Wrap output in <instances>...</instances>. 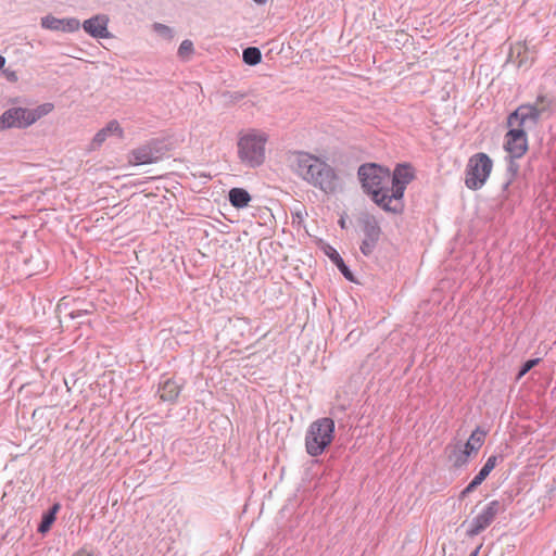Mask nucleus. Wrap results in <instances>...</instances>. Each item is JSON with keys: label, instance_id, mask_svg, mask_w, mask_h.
I'll list each match as a JSON object with an SVG mask.
<instances>
[{"label": "nucleus", "instance_id": "nucleus-1", "mask_svg": "<svg viewBox=\"0 0 556 556\" xmlns=\"http://www.w3.org/2000/svg\"><path fill=\"white\" fill-rule=\"evenodd\" d=\"M294 169L303 180L327 194L334 193L339 188L340 178L337 170L316 155L303 151L295 152Z\"/></svg>", "mask_w": 556, "mask_h": 556}, {"label": "nucleus", "instance_id": "nucleus-2", "mask_svg": "<svg viewBox=\"0 0 556 556\" xmlns=\"http://www.w3.org/2000/svg\"><path fill=\"white\" fill-rule=\"evenodd\" d=\"M357 175L364 192L386 212V206L391 204L390 169L376 163H366L358 167Z\"/></svg>", "mask_w": 556, "mask_h": 556}, {"label": "nucleus", "instance_id": "nucleus-3", "mask_svg": "<svg viewBox=\"0 0 556 556\" xmlns=\"http://www.w3.org/2000/svg\"><path fill=\"white\" fill-rule=\"evenodd\" d=\"M267 141V134L260 129L250 128L239 132L237 154L240 163L249 168L262 166L266 159Z\"/></svg>", "mask_w": 556, "mask_h": 556}, {"label": "nucleus", "instance_id": "nucleus-4", "mask_svg": "<svg viewBox=\"0 0 556 556\" xmlns=\"http://www.w3.org/2000/svg\"><path fill=\"white\" fill-rule=\"evenodd\" d=\"M336 425L332 418L323 417L313 421L305 433V450L312 457L320 456L332 443Z\"/></svg>", "mask_w": 556, "mask_h": 556}, {"label": "nucleus", "instance_id": "nucleus-5", "mask_svg": "<svg viewBox=\"0 0 556 556\" xmlns=\"http://www.w3.org/2000/svg\"><path fill=\"white\" fill-rule=\"evenodd\" d=\"M414 169L409 164H397L391 174L390 187V206H386V212L402 214L404 211V192L407 185L414 179Z\"/></svg>", "mask_w": 556, "mask_h": 556}, {"label": "nucleus", "instance_id": "nucleus-6", "mask_svg": "<svg viewBox=\"0 0 556 556\" xmlns=\"http://www.w3.org/2000/svg\"><path fill=\"white\" fill-rule=\"evenodd\" d=\"M553 98L547 94H539L533 104H521L508 115V126H533L539 123L540 117L549 111Z\"/></svg>", "mask_w": 556, "mask_h": 556}, {"label": "nucleus", "instance_id": "nucleus-7", "mask_svg": "<svg viewBox=\"0 0 556 556\" xmlns=\"http://www.w3.org/2000/svg\"><path fill=\"white\" fill-rule=\"evenodd\" d=\"M493 168L492 159L484 152L471 155L466 166L465 185L470 190L481 189L490 177Z\"/></svg>", "mask_w": 556, "mask_h": 556}, {"label": "nucleus", "instance_id": "nucleus-8", "mask_svg": "<svg viewBox=\"0 0 556 556\" xmlns=\"http://www.w3.org/2000/svg\"><path fill=\"white\" fill-rule=\"evenodd\" d=\"M506 506L503 501L492 500L475 516L471 520H466L463 526L467 525L466 535L473 538L486 530L495 520L496 516L503 514Z\"/></svg>", "mask_w": 556, "mask_h": 556}, {"label": "nucleus", "instance_id": "nucleus-9", "mask_svg": "<svg viewBox=\"0 0 556 556\" xmlns=\"http://www.w3.org/2000/svg\"><path fill=\"white\" fill-rule=\"evenodd\" d=\"M511 128L505 135L504 149L513 159H520L528 150V138L526 129L533 126H510Z\"/></svg>", "mask_w": 556, "mask_h": 556}, {"label": "nucleus", "instance_id": "nucleus-10", "mask_svg": "<svg viewBox=\"0 0 556 556\" xmlns=\"http://www.w3.org/2000/svg\"><path fill=\"white\" fill-rule=\"evenodd\" d=\"M362 231L364 238L362 240L359 250L363 255L369 257L372 255L381 237V228L379 223L374 216H365L361 219Z\"/></svg>", "mask_w": 556, "mask_h": 556}, {"label": "nucleus", "instance_id": "nucleus-11", "mask_svg": "<svg viewBox=\"0 0 556 556\" xmlns=\"http://www.w3.org/2000/svg\"><path fill=\"white\" fill-rule=\"evenodd\" d=\"M131 154L135 164L146 165L160 161L164 155V150L161 142L157 140H151L135 149Z\"/></svg>", "mask_w": 556, "mask_h": 556}, {"label": "nucleus", "instance_id": "nucleus-12", "mask_svg": "<svg viewBox=\"0 0 556 556\" xmlns=\"http://www.w3.org/2000/svg\"><path fill=\"white\" fill-rule=\"evenodd\" d=\"M30 126L29 113L26 108H11L0 116V130L10 128H27Z\"/></svg>", "mask_w": 556, "mask_h": 556}, {"label": "nucleus", "instance_id": "nucleus-13", "mask_svg": "<svg viewBox=\"0 0 556 556\" xmlns=\"http://www.w3.org/2000/svg\"><path fill=\"white\" fill-rule=\"evenodd\" d=\"M109 18L104 14L94 15L83 23L84 30L93 38H110Z\"/></svg>", "mask_w": 556, "mask_h": 556}, {"label": "nucleus", "instance_id": "nucleus-14", "mask_svg": "<svg viewBox=\"0 0 556 556\" xmlns=\"http://www.w3.org/2000/svg\"><path fill=\"white\" fill-rule=\"evenodd\" d=\"M324 252L329 257V260L338 267L339 271L344 276L345 279H348L349 281H354L353 273L351 271L350 267L344 263V260L333 247L327 244L324 248Z\"/></svg>", "mask_w": 556, "mask_h": 556}, {"label": "nucleus", "instance_id": "nucleus-15", "mask_svg": "<svg viewBox=\"0 0 556 556\" xmlns=\"http://www.w3.org/2000/svg\"><path fill=\"white\" fill-rule=\"evenodd\" d=\"M486 433L488 432L481 427H477L472 431L464 446L463 453L466 457L470 456L472 453H476L481 448V446L484 443Z\"/></svg>", "mask_w": 556, "mask_h": 556}, {"label": "nucleus", "instance_id": "nucleus-16", "mask_svg": "<svg viewBox=\"0 0 556 556\" xmlns=\"http://www.w3.org/2000/svg\"><path fill=\"white\" fill-rule=\"evenodd\" d=\"M517 159H513L511 155L506 156L507 167L505 177L506 180L502 186V195L504 199H508L509 197V187L513 184V181L516 179L518 173H519V164L516 162Z\"/></svg>", "mask_w": 556, "mask_h": 556}, {"label": "nucleus", "instance_id": "nucleus-17", "mask_svg": "<svg viewBox=\"0 0 556 556\" xmlns=\"http://www.w3.org/2000/svg\"><path fill=\"white\" fill-rule=\"evenodd\" d=\"M116 135L117 137H123V129L119 126V123L115 119L108 123V125L100 129L93 137V144L101 146L109 136Z\"/></svg>", "mask_w": 556, "mask_h": 556}, {"label": "nucleus", "instance_id": "nucleus-18", "mask_svg": "<svg viewBox=\"0 0 556 556\" xmlns=\"http://www.w3.org/2000/svg\"><path fill=\"white\" fill-rule=\"evenodd\" d=\"M229 203L236 208H243L251 201L250 193L243 188H232L228 192Z\"/></svg>", "mask_w": 556, "mask_h": 556}, {"label": "nucleus", "instance_id": "nucleus-19", "mask_svg": "<svg viewBox=\"0 0 556 556\" xmlns=\"http://www.w3.org/2000/svg\"><path fill=\"white\" fill-rule=\"evenodd\" d=\"M161 400L165 402H174L179 393L180 387L176 381L167 379L159 389Z\"/></svg>", "mask_w": 556, "mask_h": 556}, {"label": "nucleus", "instance_id": "nucleus-20", "mask_svg": "<svg viewBox=\"0 0 556 556\" xmlns=\"http://www.w3.org/2000/svg\"><path fill=\"white\" fill-rule=\"evenodd\" d=\"M54 109L52 103H42L35 109H28L30 125L35 124L38 119L51 113Z\"/></svg>", "mask_w": 556, "mask_h": 556}, {"label": "nucleus", "instance_id": "nucleus-21", "mask_svg": "<svg viewBox=\"0 0 556 556\" xmlns=\"http://www.w3.org/2000/svg\"><path fill=\"white\" fill-rule=\"evenodd\" d=\"M242 60L245 64L254 66L262 61L261 50L256 47H248L242 52Z\"/></svg>", "mask_w": 556, "mask_h": 556}, {"label": "nucleus", "instance_id": "nucleus-22", "mask_svg": "<svg viewBox=\"0 0 556 556\" xmlns=\"http://www.w3.org/2000/svg\"><path fill=\"white\" fill-rule=\"evenodd\" d=\"M486 478L481 476L480 472H478L473 479L468 483V485L459 493V500H464L466 496H468L471 492H473Z\"/></svg>", "mask_w": 556, "mask_h": 556}, {"label": "nucleus", "instance_id": "nucleus-23", "mask_svg": "<svg viewBox=\"0 0 556 556\" xmlns=\"http://www.w3.org/2000/svg\"><path fill=\"white\" fill-rule=\"evenodd\" d=\"M41 26L49 30L61 31L62 18L54 17L52 15H47L41 18Z\"/></svg>", "mask_w": 556, "mask_h": 556}, {"label": "nucleus", "instance_id": "nucleus-24", "mask_svg": "<svg viewBox=\"0 0 556 556\" xmlns=\"http://www.w3.org/2000/svg\"><path fill=\"white\" fill-rule=\"evenodd\" d=\"M498 460H503V456L491 455L479 471L481 476L488 478L491 471L496 467Z\"/></svg>", "mask_w": 556, "mask_h": 556}, {"label": "nucleus", "instance_id": "nucleus-25", "mask_svg": "<svg viewBox=\"0 0 556 556\" xmlns=\"http://www.w3.org/2000/svg\"><path fill=\"white\" fill-rule=\"evenodd\" d=\"M193 51H194L193 42L189 39H185L180 43L177 54L181 60H188L190 58V55L193 53Z\"/></svg>", "mask_w": 556, "mask_h": 556}, {"label": "nucleus", "instance_id": "nucleus-26", "mask_svg": "<svg viewBox=\"0 0 556 556\" xmlns=\"http://www.w3.org/2000/svg\"><path fill=\"white\" fill-rule=\"evenodd\" d=\"M54 521H55V517H53V513H45L42 515V518L38 526L37 531L42 534L48 532Z\"/></svg>", "mask_w": 556, "mask_h": 556}, {"label": "nucleus", "instance_id": "nucleus-27", "mask_svg": "<svg viewBox=\"0 0 556 556\" xmlns=\"http://www.w3.org/2000/svg\"><path fill=\"white\" fill-rule=\"evenodd\" d=\"M62 26L61 31L74 33L79 29L80 22L75 17L62 18Z\"/></svg>", "mask_w": 556, "mask_h": 556}, {"label": "nucleus", "instance_id": "nucleus-28", "mask_svg": "<svg viewBox=\"0 0 556 556\" xmlns=\"http://www.w3.org/2000/svg\"><path fill=\"white\" fill-rule=\"evenodd\" d=\"M222 97L227 103H237L245 97V93L240 91H225L222 93Z\"/></svg>", "mask_w": 556, "mask_h": 556}, {"label": "nucleus", "instance_id": "nucleus-29", "mask_svg": "<svg viewBox=\"0 0 556 556\" xmlns=\"http://www.w3.org/2000/svg\"><path fill=\"white\" fill-rule=\"evenodd\" d=\"M94 312V305L92 303H89L87 305V307L85 308H76V309H73L71 313H70V316L71 318L75 319V318H79V317H83L85 315H89V314H92Z\"/></svg>", "mask_w": 556, "mask_h": 556}, {"label": "nucleus", "instance_id": "nucleus-30", "mask_svg": "<svg viewBox=\"0 0 556 556\" xmlns=\"http://www.w3.org/2000/svg\"><path fill=\"white\" fill-rule=\"evenodd\" d=\"M540 362V358H532V359H528L526 361L520 369H519V372H518V376L517 378H521L523 377L527 372H529L535 365H538Z\"/></svg>", "mask_w": 556, "mask_h": 556}, {"label": "nucleus", "instance_id": "nucleus-31", "mask_svg": "<svg viewBox=\"0 0 556 556\" xmlns=\"http://www.w3.org/2000/svg\"><path fill=\"white\" fill-rule=\"evenodd\" d=\"M154 30L161 35H169L170 28L164 24L155 23L154 24Z\"/></svg>", "mask_w": 556, "mask_h": 556}, {"label": "nucleus", "instance_id": "nucleus-32", "mask_svg": "<svg viewBox=\"0 0 556 556\" xmlns=\"http://www.w3.org/2000/svg\"><path fill=\"white\" fill-rule=\"evenodd\" d=\"M3 73H4V75H5V77H7V79L9 81H12V83L17 81L18 77H17V74L14 71H10V70L7 68V70L3 71Z\"/></svg>", "mask_w": 556, "mask_h": 556}, {"label": "nucleus", "instance_id": "nucleus-33", "mask_svg": "<svg viewBox=\"0 0 556 556\" xmlns=\"http://www.w3.org/2000/svg\"><path fill=\"white\" fill-rule=\"evenodd\" d=\"M73 556H94V554L92 551H89L87 548H80L77 552H75Z\"/></svg>", "mask_w": 556, "mask_h": 556}, {"label": "nucleus", "instance_id": "nucleus-34", "mask_svg": "<svg viewBox=\"0 0 556 556\" xmlns=\"http://www.w3.org/2000/svg\"><path fill=\"white\" fill-rule=\"evenodd\" d=\"M59 508H60V505L59 504H54L47 513H53V517H55Z\"/></svg>", "mask_w": 556, "mask_h": 556}, {"label": "nucleus", "instance_id": "nucleus-35", "mask_svg": "<svg viewBox=\"0 0 556 556\" xmlns=\"http://www.w3.org/2000/svg\"><path fill=\"white\" fill-rule=\"evenodd\" d=\"M5 62H7L5 58L0 54V70H2L4 67Z\"/></svg>", "mask_w": 556, "mask_h": 556}, {"label": "nucleus", "instance_id": "nucleus-36", "mask_svg": "<svg viewBox=\"0 0 556 556\" xmlns=\"http://www.w3.org/2000/svg\"><path fill=\"white\" fill-rule=\"evenodd\" d=\"M339 226H340L342 229H345V228H346V224H345L344 218H340V219H339Z\"/></svg>", "mask_w": 556, "mask_h": 556}, {"label": "nucleus", "instance_id": "nucleus-37", "mask_svg": "<svg viewBox=\"0 0 556 556\" xmlns=\"http://www.w3.org/2000/svg\"><path fill=\"white\" fill-rule=\"evenodd\" d=\"M256 4H265L268 0H253Z\"/></svg>", "mask_w": 556, "mask_h": 556}]
</instances>
